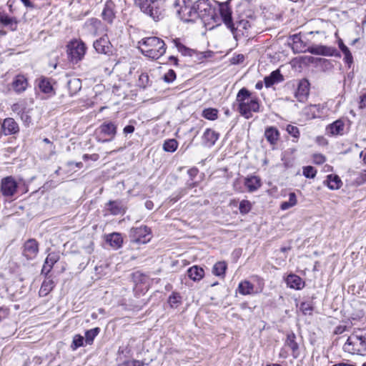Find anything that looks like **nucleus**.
I'll list each match as a JSON object with an SVG mask.
<instances>
[{"mask_svg":"<svg viewBox=\"0 0 366 366\" xmlns=\"http://www.w3.org/2000/svg\"><path fill=\"white\" fill-rule=\"evenodd\" d=\"M236 102L239 113L247 119L252 118L253 113H258L260 111L259 99L245 87L239 90Z\"/></svg>","mask_w":366,"mask_h":366,"instance_id":"nucleus-1","label":"nucleus"},{"mask_svg":"<svg viewBox=\"0 0 366 366\" xmlns=\"http://www.w3.org/2000/svg\"><path fill=\"white\" fill-rule=\"evenodd\" d=\"M342 349L351 355H366V330L355 329L348 336Z\"/></svg>","mask_w":366,"mask_h":366,"instance_id":"nucleus-2","label":"nucleus"},{"mask_svg":"<svg viewBox=\"0 0 366 366\" xmlns=\"http://www.w3.org/2000/svg\"><path fill=\"white\" fill-rule=\"evenodd\" d=\"M139 49L145 56L157 59L165 53L166 45L160 38L149 36L139 41Z\"/></svg>","mask_w":366,"mask_h":366,"instance_id":"nucleus-3","label":"nucleus"},{"mask_svg":"<svg viewBox=\"0 0 366 366\" xmlns=\"http://www.w3.org/2000/svg\"><path fill=\"white\" fill-rule=\"evenodd\" d=\"M134 4L145 14L154 21H159L164 16L162 0H134Z\"/></svg>","mask_w":366,"mask_h":366,"instance_id":"nucleus-4","label":"nucleus"},{"mask_svg":"<svg viewBox=\"0 0 366 366\" xmlns=\"http://www.w3.org/2000/svg\"><path fill=\"white\" fill-rule=\"evenodd\" d=\"M174 9L179 18L184 22L194 21L198 19L194 2L190 0H175Z\"/></svg>","mask_w":366,"mask_h":366,"instance_id":"nucleus-5","label":"nucleus"},{"mask_svg":"<svg viewBox=\"0 0 366 366\" xmlns=\"http://www.w3.org/2000/svg\"><path fill=\"white\" fill-rule=\"evenodd\" d=\"M117 127L112 122H104L95 131L98 142L104 143L112 140L117 134Z\"/></svg>","mask_w":366,"mask_h":366,"instance_id":"nucleus-6","label":"nucleus"},{"mask_svg":"<svg viewBox=\"0 0 366 366\" xmlns=\"http://www.w3.org/2000/svg\"><path fill=\"white\" fill-rule=\"evenodd\" d=\"M86 47L81 40L74 39L67 45V53L69 60L73 63L81 61L85 53Z\"/></svg>","mask_w":366,"mask_h":366,"instance_id":"nucleus-7","label":"nucleus"},{"mask_svg":"<svg viewBox=\"0 0 366 366\" xmlns=\"http://www.w3.org/2000/svg\"><path fill=\"white\" fill-rule=\"evenodd\" d=\"M250 27L249 22L246 19H242L235 22L232 21L227 26L237 41L242 37H249L250 36Z\"/></svg>","mask_w":366,"mask_h":366,"instance_id":"nucleus-8","label":"nucleus"},{"mask_svg":"<svg viewBox=\"0 0 366 366\" xmlns=\"http://www.w3.org/2000/svg\"><path fill=\"white\" fill-rule=\"evenodd\" d=\"M194 6L198 18L205 21L214 18L215 9L208 0H198L194 2Z\"/></svg>","mask_w":366,"mask_h":366,"instance_id":"nucleus-9","label":"nucleus"},{"mask_svg":"<svg viewBox=\"0 0 366 366\" xmlns=\"http://www.w3.org/2000/svg\"><path fill=\"white\" fill-rule=\"evenodd\" d=\"M151 229L147 226L132 227L129 231V238L132 242L146 244L150 240Z\"/></svg>","mask_w":366,"mask_h":366,"instance_id":"nucleus-10","label":"nucleus"},{"mask_svg":"<svg viewBox=\"0 0 366 366\" xmlns=\"http://www.w3.org/2000/svg\"><path fill=\"white\" fill-rule=\"evenodd\" d=\"M18 184L11 176L4 177L1 181V192L5 197H12L17 192Z\"/></svg>","mask_w":366,"mask_h":366,"instance_id":"nucleus-11","label":"nucleus"},{"mask_svg":"<svg viewBox=\"0 0 366 366\" xmlns=\"http://www.w3.org/2000/svg\"><path fill=\"white\" fill-rule=\"evenodd\" d=\"M39 253V243L35 239H29L23 247V255L27 259H34Z\"/></svg>","mask_w":366,"mask_h":366,"instance_id":"nucleus-12","label":"nucleus"},{"mask_svg":"<svg viewBox=\"0 0 366 366\" xmlns=\"http://www.w3.org/2000/svg\"><path fill=\"white\" fill-rule=\"evenodd\" d=\"M230 1L231 0L222 3L214 2L218 4L220 16L227 27L233 21L232 18V9L229 6Z\"/></svg>","mask_w":366,"mask_h":366,"instance_id":"nucleus-13","label":"nucleus"},{"mask_svg":"<svg viewBox=\"0 0 366 366\" xmlns=\"http://www.w3.org/2000/svg\"><path fill=\"white\" fill-rule=\"evenodd\" d=\"M112 44L107 36H104L94 42V48L99 54L109 55L112 52Z\"/></svg>","mask_w":366,"mask_h":366,"instance_id":"nucleus-14","label":"nucleus"},{"mask_svg":"<svg viewBox=\"0 0 366 366\" xmlns=\"http://www.w3.org/2000/svg\"><path fill=\"white\" fill-rule=\"evenodd\" d=\"M1 129L4 135L18 134L19 127L17 122L11 117L6 118L1 123Z\"/></svg>","mask_w":366,"mask_h":366,"instance_id":"nucleus-15","label":"nucleus"},{"mask_svg":"<svg viewBox=\"0 0 366 366\" xmlns=\"http://www.w3.org/2000/svg\"><path fill=\"white\" fill-rule=\"evenodd\" d=\"M263 285H260L259 290L254 287V285L248 280H244L239 282L238 286V291L242 295H249L257 294L262 292Z\"/></svg>","mask_w":366,"mask_h":366,"instance_id":"nucleus-16","label":"nucleus"},{"mask_svg":"<svg viewBox=\"0 0 366 366\" xmlns=\"http://www.w3.org/2000/svg\"><path fill=\"white\" fill-rule=\"evenodd\" d=\"M309 86L310 84L307 80L302 79L300 81L297 89L295 93L296 99L300 102H304L309 95Z\"/></svg>","mask_w":366,"mask_h":366,"instance_id":"nucleus-17","label":"nucleus"},{"mask_svg":"<svg viewBox=\"0 0 366 366\" xmlns=\"http://www.w3.org/2000/svg\"><path fill=\"white\" fill-rule=\"evenodd\" d=\"M244 184L249 192H254L261 187L262 181L258 176L250 175L244 179Z\"/></svg>","mask_w":366,"mask_h":366,"instance_id":"nucleus-18","label":"nucleus"},{"mask_svg":"<svg viewBox=\"0 0 366 366\" xmlns=\"http://www.w3.org/2000/svg\"><path fill=\"white\" fill-rule=\"evenodd\" d=\"M285 345L292 350V355L294 358H297L299 357V345L296 342V335L294 332H290L287 335Z\"/></svg>","mask_w":366,"mask_h":366,"instance_id":"nucleus-19","label":"nucleus"},{"mask_svg":"<svg viewBox=\"0 0 366 366\" xmlns=\"http://www.w3.org/2000/svg\"><path fill=\"white\" fill-rule=\"evenodd\" d=\"M115 4L112 0H107L102 11V18L109 23H112L115 18Z\"/></svg>","mask_w":366,"mask_h":366,"instance_id":"nucleus-20","label":"nucleus"},{"mask_svg":"<svg viewBox=\"0 0 366 366\" xmlns=\"http://www.w3.org/2000/svg\"><path fill=\"white\" fill-rule=\"evenodd\" d=\"M344 129L345 123L341 119L336 120L326 128L327 133L332 136L342 135Z\"/></svg>","mask_w":366,"mask_h":366,"instance_id":"nucleus-21","label":"nucleus"},{"mask_svg":"<svg viewBox=\"0 0 366 366\" xmlns=\"http://www.w3.org/2000/svg\"><path fill=\"white\" fill-rule=\"evenodd\" d=\"M286 284L287 287L294 290H301L305 287V282L302 278L296 274H289L286 280Z\"/></svg>","mask_w":366,"mask_h":366,"instance_id":"nucleus-22","label":"nucleus"},{"mask_svg":"<svg viewBox=\"0 0 366 366\" xmlns=\"http://www.w3.org/2000/svg\"><path fill=\"white\" fill-rule=\"evenodd\" d=\"M219 138V134L211 129H207L202 136V142L205 147L213 146Z\"/></svg>","mask_w":366,"mask_h":366,"instance_id":"nucleus-23","label":"nucleus"},{"mask_svg":"<svg viewBox=\"0 0 366 366\" xmlns=\"http://www.w3.org/2000/svg\"><path fill=\"white\" fill-rule=\"evenodd\" d=\"M106 210L112 215H117L124 212V207L119 200L109 201L105 207Z\"/></svg>","mask_w":366,"mask_h":366,"instance_id":"nucleus-24","label":"nucleus"},{"mask_svg":"<svg viewBox=\"0 0 366 366\" xmlns=\"http://www.w3.org/2000/svg\"><path fill=\"white\" fill-rule=\"evenodd\" d=\"M283 80V76L278 69L273 71L269 76H265L264 79V84L267 88H269L275 84L280 83Z\"/></svg>","mask_w":366,"mask_h":366,"instance_id":"nucleus-25","label":"nucleus"},{"mask_svg":"<svg viewBox=\"0 0 366 366\" xmlns=\"http://www.w3.org/2000/svg\"><path fill=\"white\" fill-rule=\"evenodd\" d=\"M280 135L278 129L274 127H268L265 129L264 137L267 142L272 146L277 143Z\"/></svg>","mask_w":366,"mask_h":366,"instance_id":"nucleus-26","label":"nucleus"},{"mask_svg":"<svg viewBox=\"0 0 366 366\" xmlns=\"http://www.w3.org/2000/svg\"><path fill=\"white\" fill-rule=\"evenodd\" d=\"M106 241L114 249H118L121 248L123 244V238L122 234L117 232L108 234L107 236Z\"/></svg>","mask_w":366,"mask_h":366,"instance_id":"nucleus-27","label":"nucleus"},{"mask_svg":"<svg viewBox=\"0 0 366 366\" xmlns=\"http://www.w3.org/2000/svg\"><path fill=\"white\" fill-rule=\"evenodd\" d=\"M28 86L26 78L24 75H17L12 82V87L17 93L23 92Z\"/></svg>","mask_w":366,"mask_h":366,"instance_id":"nucleus-28","label":"nucleus"},{"mask_svg":"<svg viewBox=\"0 0 366 366\" xmlns=\"http://www.w3.org/2000/svg\"><path fill=\"white\" fill-rule=\"evenodd\" d=\"M188 276L194 281H199L204 275V271L202 267L197 265L191 267L187 270Z\"/></svg>","mask_w":366,"mask_h":366,"instance_id":"nucleus-29","label":"nucleus"},{"mask_svg":"<svg viewBox=\"0 0 366 366\" xmlns=\"http://www.w3.org/2000/svg\"><path fill=\"white\" fill-rule=\"evenodd\" d=\"M325 183L330 189H338L342 185V181L337 175L330 174Z\"/></svg>","mask_w":366,"mask_h":366,"instance_id":"nucleus-30","label":"nucleus"},{"mask_svg":"<svg viewBox=\"0 0 366 366\" xmlns=\"http://www.w3.org/2000/svg\"><path fill=\"white\" fill-rule=\"evenodd\" d=\"M0 24L9 26L12 31H15L17 29L18 21L16 18L9 17L7 15H1Z\"/></svg>","mask_w":366,"mask_h":366,"instance_id":"nucleus-31","label":"nucleus"},{"mask_svg":"<svg viewBox=\"0 0 366 366\" xmlns=\"http://www.w3.org/2000/svg\"><path fill=\"white\" fill-rule=\"evenodd\" d=\"M54 282L52 280H45L40 288L39 295L40 296L44 297L47 295L54 288Z\"/></svg>","mask_w":366,"mask_h":366,"instance_id":"nucleus-32","label":"nucleus"},{"mask_svg":"<svg viewBox=\"0 0 366 366\" xmlns=\"http://www.w3.org/2000/svg\"><path fill=\"white\" fill-rule=\"evenodd\" d=\"M297 204V199L295 193L290 192L289 194L288 201L282 202L280 207L282 210H287L290 208L295 207Z\"/></svg>","mask_w":366,"mask_h":366,"instance_id":"nucleus-33","label":"nucleus"},{"mask_svg":"<svg viewBox=\"0 0 366 366\" xmlns=\"http://www.w3.org/2000/svg\"><path fill=\"white\" fill-rule=\"evenodd\" d=\"M100 332L99 327H94L93 329L86 330L85 332V343L86 345H91L93 344L94 340Z\"/></svg>","mask_w":366,"mask_h":366,"instance_id":"nucleus-34","label":"nucleus"},{"mask_svg":"<svg viewBox=\"0 0 366 366\" xmlns=\"http://www.w3.org/2000/svg\"><path fill=\"white\" fill-rule=\"evenodd\" d=\"M226 269H227L226 262H218L214 265V267L212 268V272L216 276L224 277V274H225Z\"/></svg>","mask_w":366,"mask_h":366,"instance_id":"nucleus-35","label":"nucleus"},{"mask_svg":"<svg viewBox=\"0 0 366 366\" xmlns=\"http://www.w3.org/2000/svg\"><path fill=\"white\" fill-rule=\"evenodd\" d=\"M68 88L71 94H76L81 88V81L79 79L74 78L68 81Z\"/></svg>","mask_w":366,"mask_h":366,"instance_id":"nucleus-36","label":"nucleus"},{"mask_svg":"<svg viewBox=\"0 0 366 366\" xmlns=\"http://www.w3.org/2000/svg\"><path fill=\"white\" fill-rule=\"evenodd\" d=\"M178 147V142L174 139H169L164 141L163 144V149L167 152H174Z\"/></svg>","mask_w":366,"mask_h":366,"instance_id":"nucleus-37","label":"nucleus"},{"mask_svg":"<svg viewBox=\"0 0 366 366\" xmlns=\"http://www.w3.org/2000/svg\"><path fill=\"white\" fill-rule=\"evenodd\" d=\"M39 87L41 92L46 94H49L52 91V86L46 78L41 77L39 79Z\"/></svg>","mask_w":366,"mask_h":366,"instance_id":"nucleus-38","label":"nucleus"},{"mask_svg":"<svg viewBox=\"0 0 366 366\" xmlns=\"http://www.w3.org/2000/svg\"><path fill=\"white\" fill-rule=\"evenodd\" d=\"M331 49L325 46H320L317 47H312L310 52L314 54H320L325 56L332 55Z\"/></svg>","mask_w":366,"mask_h":366,"instance_id":"nucleus-39","label":"nucleus"},{"mask_svg":"<svg viewBox=\"0 0 366 366\" xmlns=\"http://www.w3.org/2000/svg\"><path fill=\"white\" fill-rule=\"evenodd\" d=\"M202 117L209 120H215L218 117V110L214 108H207L203 110Z\"/></svg>","mask_w":366,"mask_h":366,"instance_id":"nucleus-40","label":"nucleus"},{"mask_svg":"<svg viewBox=\"0 0 366 366\" xmlns=\"http://www.w3.org/2000/svg\"><path fill=\"white\" fill-rule=\"evenodd\" d=\"M173 42L177 47V50L182 53L184 56H191L192 50L187 46H185L183 44L181 43L180 40L178 39H175L173 40Z\"/></svg>","mask_w":366,"mask_h":366,"instance_id":"nucleus-41","label":"nucleus"},{"mask_svg":"<svg viewBox=\"0 0 366 366\" xmlns=\"http://www.w3.org/2000/svg\"><path fill=\"white\" fill-rule=\"evenodd\" d=\"M252 204L249 200L243 199L240 202L239 209L242 214L249 213L252 209Z\"/></svg>","mask_w":366,"mask_h":366,"instance_id":"nucleus-42","label":"nucleus"},{"mask_svg":"<svg viewBox=\"0 0 366 366\" xmlns=\"http://www.w3.org/2000/svg\"><path fill=\"white\" fill-rule=\"evenodd\" d=\"M85 342L84 338L81 335H75L73 337L71 347L73 350H76L77 348L84 346Z\"/></svg>","mask_w":366,"mask_h":366,"instance_id":"nucleus-43","label":"nucleus"},{"mask_svg":"<svg viewBox=\"0 0 366 366\" xmlns=\"http://www.w3.org/2000/svg\"><path fill=\"white\" fill-rule=\"evenodd\" d=\"M169 304L172 307H177L181 302V296L177 292H173L169 297Z\"/></svg>","mask_w":366,"mask_h":366,"instance_id":"nucleus-44","label":"nucleus"},{"mask_svg":"<svg viewBox=\"0 0 366 366\" xmlns=\"http://www.w3.org/2000/svg\"><path fill=\"white\" fill-rule=\"evenodd\" d=\"M303 175L307 178H314L316 176L317 170L312 166L303 167Z\"/></svg>","mask_w":366,"mask_h":366,"instance_id":"nucleus-45","label":"nucleus"},{"mask_svg":"<svg viewBox=\"0 0 366 366\" xmlns=\"http://www.w3.org/2000/svg\"><path fill=\"white\" fill-rule=\"evenodd\" d=\"M59 259V256L58 254L55 253V252H51V253H49L48 254V256L46 257V259H45V262L47 264H49L50 266L53 267L54 264L58 262Z\"/></svg>","mask_w":366,"mask_h":366,"instance_id":"nucleus-46","label":"nucleus"},{"mask_svg":"<svg viewBox=\"0 0 366 366\" xmlns=\"http://www.w3.org/2000/svg\"><path fill=\"white\" fill-rule=\"evenodd\" d=\"M342 52L344 54V61L345 62L348 64L349 66H351V64L353 63V57H352V55L350 51V49H348V47L344 49L343 50H342Z\"/></svg>","mask_w":366,"mask_h":366,"instance_id":"nucleus-47","label":"nucleus"},{"mask_svg":"<svg viewBox=\"0 0 366 366\" xmlns=\"http://www.w3.org/2000/svg\"><path fill=\"white\" fill-rule=\"evenodd\" d=\"M149 83V75L146 73L142 74L139 77V86L145 88Z\"/></svg>","mask_w":366,"mask_h":366,"instance_id":"nucleus-48","label":"nucleus"},{"mask_svg":"<svg viewBox=\"0 0 366 366\" xmlns=\"http://www.w3.org/2000/svg\"><path fill=\"white\" fill-rule=\"evenodd\" d=\"M326 161V157L320 153H316L312 155V162L315 164H322Z\"/></svg>","mask_w":366,"mask_h":366,"instance_id":"nucleus-49","label":"nucleus"},{"mask_svg":"<svg viewBox=\"0 0 366 366\" xmlns=\"http://www.w3.org/2000/svg\"><path fill=\"white\" fill-rule=\"evenodd\" d=\"M286 131L292 137L298 138L300 136L299 129L293 125L288 124L286 127Z\"/></svg>","mask_w":366,"mask_h":366,"instance_id":"nucleus-50","label":"nucleus"},{"mask_svg":"<svg viewBox=\"0 0 366 366\" xmlns=\"http://www.w3.org/2000/svg\"><path fill=\"white\" fill-rule=\"evenodd\" d=\"M175 79L176 74L172 69H169L164 76V80L167 83L172 82Z\"/></svg>","mask_w":366,"mask_h":366,"instance_id":"nucleus-51","label":"nucleus"},{"mask_svg":"<svg viewBox=\"0 0 366 366\" xmlns=\"http://www.w3.org/2000/svg\"><path fill=\"white\" fill-rule=\"evenodd\" d=\"M144 363L142 361L139 360H129L122 365H119V366H144Z\"/></svg>","mask_w":366,"mask_h":366,"instance_id":"nucleus-52","label":"nucleus"},{"mask_svg":"<svg viewBox=\"0 0 366 366\" xmlns=\"http://www.w3.org/2000/svg\"><path fill=\"white\" fill-rule=\"evenodd\" d=\"M300 309L305 315L310 314L312 311L311 306L309 303L307 302H302L300 305Z\"/></svg>","mask_w":366,"mask_h":366,"instance_id":"nucleus-53","label":"nucleus"},{"mask_svg":"<svg viewBox=\"0 0 366 366\" xmlns=\"http://www.w3.org/2000/svg\"><path fill=\"white\" fill-rule=\"evenodd\" d=\"M83 159L85 161H87L89 159L92 160L94 162L97 161L99 158V156L98 154H84L83 155Z\"/></svg>","mask_w":366,"mask_h":366,"instance_id":"nucleus-54","label":"nucleus"},{"mask_svg":"<svg viewBox=\"0 0 366 366\" xmlns=\"http://www.w3.org/2000/svg\"><path fill=\"white\" fill-rule=\"evenodd\" d=\"M359 108L360 109L366 108V93L362 94L360 97Z\"/></svg>","mask_w":366,"mask_h":366,"instance_id":"nucleus-55","label":"nucleus"},{"mask_svg":"<svg viewBox=\"0 0 366 366\" xmlns=\"http://www.w3.org/2000/svg\"><path fill=\"white\" fill-rule=\"evenodd\" d=\"M23 109V107L21 104L19 103H16V104H14L12 106H11V110L15 112V113H17V114H20V112L22 111Z\"/></svg>","mask_w":366,"mask_h":366,"instance_id":"nucleus-56","label":"nucleus"},{"mask_svg":"<svg viewBox=\"0 0 366 366\" xmlns=\"http://www.w3.org/2000/svg\"><path fill=\"white\" fill-rule=\"evenodd\" d=\"M24 5L26 7L34 9L36 7L35 4L31 0H21Z\"/></svg>","mask_w":366,"mask_h":366,"instance_id":"nucleus-57","label":"nucleus"},{"mask_svg":"<svg viewBox=\"0 0 366 366\" xmlns=\"http://www.w3.org/2000/svg\"><path fill=\"white\" fill-rule=\"evenodd\" d=\"M52 267H53L50 266L49 264H47L44 262V264L42 269H41V273H45L46 274H47L51 271Z\"/></svg>","mask_w":366,"mask_h":366,"instance_id":"nucleus-58","label":"nucleus"},{"mask_svg":"<svg viewBox=\"0 0 366 366\" xmlns=\"http://www.w3.org/2000/svg\"><path fill=\"white\" fill-rule=\"evenodd\" d=\"M134 131V127L132 125H127L124 128V133L126 134L133 133Z\"/></svg>","mask_w":366,"mask_h":366,"instance_id":"nucleus-59","label":"nucleus"},{"mask_svg":"<svg viewBox=\"0 0 366 366\" xmlns=\"http://www.w3.org/2000/svg\"><path fill=\"white\" fill-rule=\"evenodd\" d=\"M87 23L89 24V25L97 27L98 25L100 24L101 22L99 20H98L97 19H91L88 21Z\"/></svg>","mask_w":366,"mask_h":366,"instance_id":"nucleus-60","label":"nucleus"},{"mask_svg":"<svg viewBox=\"0 0 366 366\" xmlns=\"http://www.w3.org/2000/svg\"><path fill=\"white\" fill-rule=\"evenodd\" d=\"M244 57L242 54H239L237 56V60L234 58L232 59V63L235 64V63L242 62L244 60Z\"/></svg>","mask_w":366,"mask_h":366,"instance_id":"nucleus-61","label":"nucleus"},{"mask_svg":"<svg viewBox=\"0 0 366 366\" xmlns=\"http://www.w3.org/2000/svg\"><path fill=\"white\" fill-rule=\"evenodd\" d=\"M145 207L147 209L151 210L154 208V203L151 200H147L145 202Z\"/></svg>","mask_w":366,"mask_h":366,"instance_id":"nucleus-62","label":"nucleus"},{"mask_svg":"<svg viewBox=\"0 0 366 366\" xmlns=\"http://www.w3.org/2000/svg\"><path fill=\"white\" fill-rule=\"evenodd\" d=\"M68 166H71L73 164H75L76 167L78 168H81L83 167V164L82 162H76L74 163V162H69L67 163Z\"/></svg>","mask_w":366,"mask_h":366,"instance_id":"nucleus-63","label":"nucleus"},{"mask_svg":"<svg viewBox=\"0 0 366 366\" xmlns=\"http://www.w3.org/2000/svg\"><path fill=\"white\" fill-rule=\"evenodd\" d=\"M338 46L341 51L347 47L346 45H345L342 39L338 40Z\"/></svg>","mask_w":366,"mask_h":366,"instance_id":"nucleus-64","label":"nucleus"}]
</instances>
